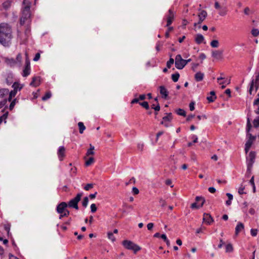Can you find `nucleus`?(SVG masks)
Listing matches in <instances>:
<instances>
[{"instance_id":"48","label":"nucleus","mask_w":259,"mask_h":259,"mask_svg":"<svg viewBox=\"0 0 259 259\" xmlns=\"http://www.w3.org/2000/svg\"><path fill=\"white\" fill-rule=\"evenodd\" d=\"M167 27H168V29L165 34V36L166 38H168L169 36V31L172 30L174 29L173 27L168 26Z\"/></svg>"},{"instance_id":"55","label":"nucleus","mask_w":259,"mask_h":259,"mask_svg":"<svg viewBox=\"0 0 259 259\" xmlns=\"http://www.w3.org/2000/svg\"><path fill=\"white\" fill-rule=\"evenodd\" d=\"M200 207H201L200 205H198L196 202L192 203L191 205V208L192 209H198Z\"/></svg>"},{"instance_id":"17","label":"nucleus","mask_w":259,"mask_h":259,"mask_svg":"<svg viewBox=\"0 0 259 259\" xmlns=\"http://www.w3.org/2000/svg\"><path fill=\"white\" fill-rule=\"evenodd\" d=\"M204 36L200 33L196 34L195 41L197 44H201L204 40Z\"/></svg>"},{"instance_id":"54","label":"nucleus","mask_w":259,"mask_h":259,"mask_svg":"<svg viewBox=\"0 0 259 259\" xmlns=\"http://www.w3.org/2000/svg\"><path fill=\"white\" fill-rule=\"evenodd\" d=\"M253 87H254V82H253V81H251L250 84V88L249 89V93L250 95L252 94V92L253 91Z\"/></svg>"},{"instance_id":"36","label":"nucleus","mask_w":259,"mask_h":259,"mask_svg":"<svg viewBox=\"0 0 259 259\" xmlns=\"http://www.w3.org/2000/svg\"><path fill=\"white\" fill-rule=\"evenodd\" d=\"M219 41L217 40H213L210 42V46L212 48H218L219 47Z\"/></svg>"},{"instance_id":"29","label":"nucleus","mask_w":259,"mask_h":259,"mask_svg":"<svg viewBox=\"0 0 259 259\" xmlns=\"http://www.w3.org/2000/svg\"><path fill=\"white\" fill-rule=\"evenodd\" d=\"M195 200L197 202H199V201H201L200 207H202V206L203 205V204L205 202V199L204 197H203L202 196H197L195 198Z\"/></svg>"},{"instance_id":"1","label":"nucleus","mask_w":259,"mask_h":259,"mask_svg":"<svg viewBox=\"0 0 259 259\" xmlns=\"http://www.w3.org/2000/svg\"><path fill=\"white\" fill-rule=\"evenodd\" d=\"M12 38V29L7 23L0 24V44L8 46Z\"/></svg>"},{"instance_id":"34","label":"nucleus","mask_w":259,"mask_h":259,"mask_svg":"<svg viewBox=\"0 0 259 259\" xmlns=\"http://www.w3.org/2000/svg\"><path fill=\"white\" fill-rule=\"evenodd\" d=\"M171 55L170 56V58L169 59V60L166 63V67L168 68H170L171 67V66L172 64H173L174 63V59L172 58H171Z\"/></svg>"},{"instance_id":"39","label":"nucleus","mask_w":259,"mask_h":259,"mask_svg":"<svg viewBox=\"0 0 259 259\" xmlns=\"http://www.w3.org/2000/svg\"><path fill=\"white\" fill-rule=\"evenodd\" d=\"M59 219H62L64 217H67L70 214L68 210H65L63 213H60Z\"/></svg>"},{"instance_id":"7","label":"nucleus","mask_w":259,"mask_h":259,"mask_svg":"<svg viewBox=\"0 0 259 259\" xmlns=\"http://www.w3.org/2000/svg\"><path fill=\"white\" fill-rule=\"evenodd\" d=\"M175 17V13L173 10L170 9L168 10V14L166 16L167 19V24L166 25V27H168L171 25L172 22V21L174 19Z\"/></svg>"},{"instance_id":"22","label":"nucleus","mask_w":259,"mask_h":259,"mask_svg":"<svg viewBox=\"0 0 259 259\" xmlns=\"http://www.w3.org/2000/svg\"><path fill=\"white\" fill-rule=\"evenodd\" d=\"M9 90L8 89H0V98H4L5 95H8Z\"/></svg>"},{"instance_id":"45","label":"nucleus","mask_w":259,"mask_h":259,"mask_svg":"<svg viewBox=\"0 0 259 259\" xmlns=\"http://www.w3.org/2000/svg\"><path fill=\"white\" fill-rule=\"evenodd\" d=\"M94 184L92 183L87 184L84 187V189L86 191H89L90 189L93 188Z\"/></svg>"},{"instance_id":"52","label":"nucleus","mask_w":259,"mask_h":259,"mask_svg":"<svg viewBox=\"0 0 259 259\" xmlns=\"http://www.w3.org/2000/svg\"><path fill=\"white\" fill-rule=\"evenodd\" d=\"M250 233H251V235L252 236H256L257 235V230L251 229L250 230Z\"/></svg>"},{"instance_id":"13","label":"nucleus","mask_w":259,"mask_h":259,"mask_svg":"<svg viewBox=\"0 0 259 259\" xmlns=\"http://www.w3.org/2000/svg\"><path fill=\"white\" fill-rule=\"evenodd\" d=\"M160 93L162 97L165 99H167L168 95V92L164 86L159 87Z\"/></svg>"},{"instance_id":"14","label":"nucleus","mask_w":259,"mask_h":259,"mask_svg":"<svg viewBox=\"0 0 259 259\" xmlns=\"http://www.w3.org/2000/svg\"><path fill=\"white\" fill-rule=\"evenodd\" d=\"M65 148L64 146H60L58 150V155L60 160H62L63 158L65 156Z\"/></svg>"},{"instance_id":"33","label":"nucleus","mask_w":259,"mask_h":259,"mask_svg":"<svg viewBox=\"0 0 259 259\" xmlns=\"http://www.w3.org/2000/svg\"><path fill=\"white\" fill-rule=\"evenodd\" d=\"M52 94L50 92H48L46 93L44 96L42 97V100L46 101L51 97Z\"/></svg>"},{"instance_id":"5","label":"nucleus","mask_w":259,"mask_h":259,"mask_svg":"<svg viewBox=\"0 0 259 259\" xmlns=\"http://www.w3.org/2000/svg\"><path fill=\"white\" fill-rule=\"evenodd\" d=\"M122 244L125 248L132 250L135 253L141 249V247L139 246L129 240H124L122 242Z\"/></svg>"},{"instance_id":"58","label":"nucleus","mask_w":259,"mask_h":259,"mask_svg":"<svg viewBox=\"0 0 259 259\" xmlns=\"http://www.w3.org/2000/svg\"><path fill=\"white\" fill-rule=\"evenodd\" d=\"M154 224L152 223H149L147 224V229L148 230H151L153 228Z\"/></svg>"},{"instance_id":"32","label":"nucleus","mask_w":259,"mask_h":259,"mask_svg":"<svg viewBox=\"0 0 259 259\" xmlns=\"http://www.w3.org/2000/svg\"><path fill=\"white\" fill-rule=\"evenodd\" d=\"M233 247L231 244H230V243L228 244L226 246V252H231L233 251Z\"/></svg>"},{"instance_id":"23","label":"nucleus","mask_w":259,"mask_h":259,"mask_svg":"<svg viewBox=\"0 0 259 259\" xmlns=\"http://www.w3.org/2000/svg\"><path fill=\"white\" fill-rule=\"evenodd\" d=\"M12 2V0H6L3 3V8L5 10L8 9L10 7Z\"/></svg>"},{"instance_id":"44","label":"nucleus","mask_w":259,"mask_h":259,"mask_svg":"<svg viewBox=\"0 0 259 259\" xmlns=\"http://www.w3.org/2000/svg\"><path fill=\"white\" fill-rule=\"evenodd\" d=\"M17 102V99H14L11 102V104H10V105L9 106V109L10 110H12L14 108V106H15V104H16Z\"/></svg>"},{"instance_id":"57","label":"nucleus","mask_w":259,"mask_h":259,"mask_svg":"<svg viewBox=\"0 0 259 259\" xmlns=\"http://www.w3.org/2000/svg\"><path fill=\"white\" fill-rule=\"evenodd\" d=\"M195 103L194 102H191L189 104V108L190 111H193L195 109Z\"/></svg>"},{"instance_id":"27","label":"nucleus","mask_w":259,"mask_h":259,"mask_svg":"<svg viewBox=\"0 0 259 259\" xmlns=\"http://www.w3.org/2000/svg\"><path fill=\"white\" fill-rule=\"evenodd\" d=\"M95 147L94 146H92L91 144H90V148L87 151V152L86 153L87 156H89L90 155H94V150Z\"/></svg>"},{"instance_id":"12","label":"nucleus","mask_w":259,"mask_h":259,"mask_svg":"<svg viewBox=\"0 0 259 259\" xmlns=\"http://www.w3.org/2000/svg\"><path fill=\"white\" fill-rule=\"evenodd\" d=\"M203 222H205L207 224L210 225L211 223L213 221V219L210 214L204 213L203 218Z\"/></svg>"},{"instance_id":"53","label":"nucleus","mask_w":259,"mask_h":259,"mask_svg":"<svg viewBox=\"0 0 259 259\" xmlns=\"http://www.w3.org/2000/svg\"><path fill=\"white\" fill-rule=\"evenodd\" d=\"M247 206H248V203L246 202H244L243 203L242 210L245 213L246 212Z\"/></svg>"},{"instance_id":"47","label":"nucleus","mask_w":259,"mask_h":259,"mask_svg":"<svg viewBox=\"0 0 259 259\" xmlns=\"http://www.w3.org/2000/svg\"><path fill=\"white\" fill-rule=\"evenodd\" d=\"M91 211L92 213H94L97 211V207L96 205L94 203H93L91 205Z\"/></svg>"},{"instance_id":"59","label":"nucleus","mask_w":259,"mask_h":259,"mask_svg":"<svg viewBox=\"0 0 259 259\" xmlns=\"http://www.w3.org/2000/svg\"><path fill=\"white\" fill-rule=\"evenodd\" d=\"M40 55L39 53H37L35 54V57L33 58V61H37L40 59Z\"/></svg>"},{"instance_id":"41","label":"nucleus","mask_w":259,"mask_h":259,"mask_svg":"<svg viewBox=\"0 0 259 259\" xmlns=\"http://www.w3.org/2000/svg\"><path fill=\"white\" fill-rule=\"evenodd\" d=\"M139 104L147 110L149 109V106L147 102L144 101L143 102H140L139 103Z\"/></svg>"},{"instance_id":"19","label":"nucleus","mask_w":259,"mask_h":259,"mask_svg":"<svg viewBox=\"0 0 259 259\" xmlns=\"http://www.w3.org/2000/svg\"><path fill=\"white\" fill-rule=\"evenodd\" d=\"M204 74L201 72H197L195 75V79L197 81H200L203 80Z\"/></svg>"},{"instance_id":"15","label":"nucleus","mask_w":259,"mask_h":259,"mask_svg":"<svg viewBox=\"0 0 259 259\" xmlns=\"http://www.w3.org/2000/svg\"><path fill=\"white\" fill-rule=\"evenodd\" d=\"M40 82L39 76L33 77L31 82L30 83V85L36 87L39 85Z\"/></svg>"},{"instance_id":"30","label":"nucleus","mask_w":259,"mask_h":259,"mask_svg":"<svg viewBox=\"0 0 259 259\" xmlns=\"http://www.w3.org/2000/svg\"><path fill=\"white\" fill-rule=\"evenodd\" d=\"M176 112L179 115L183 116H186V115L185 111L183 109L179 108L176 110Z\"/></svg>"},{"instance_id":"6","label":"nucleus","mask_w":259,"mask_h":259,"mask_svg":"<svg viewBox=\"0 0 259 259\" xmlns=\"http://www.w3.org/2000/svg\"><path fill=\"white\" fill-rule=\"evenodd\" d=\"M255 158V153L253 151H251L249 153V154L247 158V159L248 161V162H247L248 169H249L252 166V164L254 162Z\"/></svg>"},{"instance_id":"10","label":"nucleus","mask_w":259,"mask_h":259,"mask_svg":"<svg viewBox=\"0 0 259 259\" xmlns=\"http://www.w3.org/2000/svg\"><path fill=\"white\" fill-rule=\"evenodd\" d=\"M223 51L220 50H215L211 52V56L215 59L218 60H221L223 59Z\"/></svg>"},{"instance_id":"24","label":"nucleus","mask_w":259,"mask_h":259,"mask_svg":"<svg viewBox=\"0 0 259 259\" xmlns=\"http://www.w3.org/2000/svg\"><path fill=\"white\" fill-rule=\"evenodd\" d=\"M22 55L19 53L17 55L16 58V61L17 65L19 66H21L22 64Z\"/></svg>"},{"instance_id":"37","label":"nucleus","mask_w":259,"mask_h":259,"mask_svg":"<svg viewBox=\"0 0 259 259\" xmlns=\"http://www.w3.org/2000/svg\"><path fill=\"white\" fill-rule=\"evenodd\" d=\"M251 81H253L254 84L259 85V72L256 75L255 79H253Z\"/></svg>"},{"instance_id":"49","label":"nucleus","mask_w":259,"mask_h":259,"mask_svg":"<svg viewBox=\"0 0 259 259\" xmlns=\"http://www.w3.org/2000/svg\"><path fill=\"white\" fill-rule=\"evenodd\" d=\"M17 92L16 91V90H14L13 91H11L9 93V95L10 96V98H13L15 97L17 94Z\"/></svg>"},{"instance_id":"61","label":"nucleus","mask_w":259,"mask_h":259,"mask_svg":"<svg viewBox=\"0 0 259 259\" xmlns=\"http://www.w3.org/2000/svg\"><path fill=\"white\" fill-rule=\"evenodd\" d=\"M171 184H172V182H171V180L167 179L166 180L165 184L167 185H169V186H170L171 188H172L174 187V185H171Z\"/></svg>"},{"instance_id":"3","label":"nucleus","mask_w":259,"mask_h":259,"mask_svg":"<svg viewBox=\"0 0 259 259\" xmlns=\"http://www.w3.org/2000/svg\"><path fill=\"white\" fill-rule=\"evenodd\" d=\"M191 61V59L184 60L182 58L181 55L178 54L175 58V67L178 69H182L189 62Z\"/></svg>"},{"instance_id":"63","label":"nucleus","mask_w":259,"mask_h":259,"mask_svg":"<svg viewBox=\"0 0 259 259\" xmlns=\"http://www.w3.org/2000/svg\"><path fill=\"white\" fill-rule=\"evenodd\" d=\"M197 118L199 119V120H201V119H207V116L206 115H198L197 116Z\"/></svg>"},{"instance_id":"64","label":"nucleus","mask_w":259,"mask_h":259,"mask_svg":"<svg viewBox=\"0 0 259 259\" xmlns=\"http://www.w3.org/2000/svg\"><path fill=\"white\" fill-rule=\"evenodd\" d=\"M208 191L211 193H214V192H215L216 190L214 187H209L208 188Z\"/></svg>"},{"instance_id":"42","label":"nucleus","mask_w":259,"mask_h":259,"mask_svg":"<svg viewBox=\"0 0 259 259\" xmlns=\"http://www.w3.org/2000/svg\"><path fill=\"white\" fill-rule=\"evenodd\" d=\"M94 161V158L93 157H90L88 160L85 162V165L87 166L91 165Z\"/></svg>"},{"instance_id":"62","label":"nucleus","mask_w":259,"mask_h":259,"mask_svg":"<svg viewBox=\"0 0 259 259\" xmlns=\"http://www.w3.org/2000/svg\"><path fill=\"white\" fill-rule=\"evenodd\" d=\"M132 191L134 194L136 195L139 193V191L138 188L136 187H133L132 189Z\"/></svg>"},{"instance_id":"28","label":"nucleus","mask_w":259,"mask_h":259,"mask_svg":"<svg viewBox=\"0 0 259 259\" xmlns=\"http://www.w3.org/2000/svg\"><path fill=\"white\" fill-rule=\"evenodd\" d=\"M252 144V142L251 140H248L245 144V150L246 152H247L248 150L250 149Z\"/></svg>"},{"instance_id":"21","label":"nucleus","mask_w":259,"mask_h":259,"mask_svg":"<svg viewBox=\"0 0 259 259\" xmlns=\"http://www.w3.org/2000/svg\"><path fill=\"white\" fill-rule=\"evenodd\" d=\"M23 87V84H20L18 82H15L13 85L12 88L14 89V90H16V91H20Z\"/></svg>"},{"instance_id":"20","label":"nucleus","mask_w":259,"mask_h":259,"mask_svg":"<svg viewBox=\"0 0 259 259\" xmlns=\"http://www.w3.org/2000/svg\"><path fill=\"white\" fill-rule=\"evenodd\" d=\"M166 115L164 116L162 118L163 121L161 122V124H164V121H170L172 119V113H166Z\"/></svg>"},{"instance_id":"40","label":"nucleus","mask_w":259,"mask_h":259,"mask_svg":"<svg viewBox=\"0 0 259 259\" xmlns=\"http://www.w3.org/2000/svg\"><path fill=\"white\" fill-rule=\"evenodd\" d=\"M108 235V238L109 239L111 240L112 241H114L115 240V237L113 235V233L111 232H109L107 233Z\"/></svg>"},{"instance_id":"4","label":"nucleus","mask_w":259,"mask_h":259,"mask_svg":"<svg viewBox=\"0 0 259 259\" xmlns=\"http://www.w3.org/2000/svg\"><path fill=\"white\" fill-rule=\"evenodd\" d=\"M83 195L82 192L78 193L76 196L73 199H71L68 203L67 206L69 207L75 208L76 210L78 209V203L80 200L81 198Z\"/></svg>"},{"instance_id":"25","label":"nucleus","mask_w":259,"mask_h":259,"mask_svg":"<svg viewBox=\"0 0 259 259\" xmlns=\"http://www.w3.org/2000/svg\"><path fill=\"white\" fill-rule=\"evenodd\" d=\"M231 83V79L226 78L222 82H219L220 84H222V89H225L226 84H229Z\"/></svg>"},{"instance_id":"31","label":"nucleus","mask_w":259,"mask_h":259,"mask_svg":"<svg viewBox=\"0 0 259 259\" xmlns=\"http://www.w3.org/2000/svg\"><path fill=\"white\" fill-rule=\"evenodd\" d=\"M180 74L178 72H176L171 75V79L174 82H177L179 80Z\"/></svg>"},{"instance_id":"11","label":"nucleus","mask_w":259,"mask_h":259,"mask_svg":"<svg viewBox=\"0 0 259 259\" xmlns=\"http://www.w3.org/2000/svg\"><path fill=\"white\" fill-rule=\"evenodd\" d=\"M207 13L206 11L202 10L200 13L198 15L199 18V21L198 22V24H200L206 18Z\"/></svg>"},{"instance_id":"43","label":"nucleus","mask_w":259,"mask_h":259,"mask_svg":"<svg viewBox=\"0 0 259 259\" xmlns=\"http://www.w3.org/2000/svg\"><path fill=\"white\" fill-rule=\"evenodd\" d=\"M253 124L254 127L259 126V116L255 118L253 121Z\"/></svg>"},{"instance_id":"26","label":"nucleus","mask_w":259,"mask_h":259,"mask_svg":"<svg viewBox=\"0 0 259 259\" xmlns=\"http://www.w3.org/2000/svg\"><path fill=\"white\" fill-rule=\"evenodd\" d=\"M78 126L79 127V131L80 134H82L85 129V126L82 122H79L78 123Z\"/></svg>"},{"instance_id":"50","label":"nucleus","mask_w":259,"mask_h":259,"mask_svg":"<svg viewBox=\"0 0 259 259\" xmlns=\"http://www.w3.org/2000/svg\"><path fill=\"white\" fill-rule=\"evenodd\" d=\"M25 55V65H30V63L29 59L28 58L27 53L26 52Z\"/></svg>"},{"instance_id":"16","label":"nucleus","mask_w":259,"mask_h":259,"mask_svg":"<svg viewBox=\"0 0 259 259\" xmlns=\"http://www.w3.org/2000/svg\"><path fill=\"white\" fill-rule=\"evenodd\" d=\"M30 73V65H25V67L23 70L22 76L26 77Z\"/></svg>"},{"instance_id":"9","label":"nucleus","mask_w":259,"mask_h":259,"mask_svg":"<svg viewBox=\"0 0 259 259\" xmlns=\"http://www.w3.org/2000/svg\"><path fill=\"white\" fill-rule=\"evenodd\" d=\"M67 206V204L65 202H61L57 206V212L58 213H63L65 210H67L66 208Z\"/></svg>"},{"instance_id":"2","label":"nucleus","mask_w":259,"mask_h":259,"mask_svg":"<svg viewBox=\"0 0 259 259\" xmlns=\"http://www.w3.org/2000/svg\"><path fill=\"white\" fill-rule=\"evenodd\" d=\"M25 6L22 11V16L20 20V24L23 25L25 23H29L30 22V5L31 4H23Z\"/></svg>"},{"instance_id":"51","label":"nucleus","mask_w":259,"mask_h":259,"mask_svg":"<svg viewBox=\"0 0 259 259\" xmlns=\"http://www.w3.org/2000/svg\"><path fill=\"white\" fill-rule=\"evenodd\" d=\"M216 98V96L213 97L210 96L207 97V100L209 101V102H213Z\"/></svg>"},{"instance_id":"38","label":"nucleus","mask_w":259,"mask_h":259,"mask_svg":"<svg viewBox=\"0 0 259 259\" xmlns=\"http://www.w3.org/2000/svg\"><path fill=\"white\" fill-rule=\"evenodd\" d=\"M251 34L254 37L257 36L259 35V30L257 28L252 29L251 30Z\"/></svg>"},{"instance_id":"46","label":"nucleus","mask_w":259,"mask_h":259,"mask_svg":"<svg viewBox=\"0 0 259 259\" xmlns=\"http://www.w3.org/2000/svg\"><path fill=\"white\" fill-rule=\"evenodd\" d=\"M6 81L8 85H11L13 83L12 77L9 75L6 79Z\"/></svg>"},{"instance_id":"60","label":"nucleus","mask_w":259,"mask_h":259,"mask_svg":"<svg viewBox=\"0 0 259 259\" xmlns=\"http://www.w3.org/2000/svg\"><path fill=\"white\" fill-rule=\"evenodd\" d=\"M9 63L12 65H17L16 60L13 58H12L9 60Z\"/></svg>"},{"instance_id":"18","label":"nucleus","mask_w":259,"mask_h":259,"mask_svg":"<svg viewBox=\"0 0 259 259\" xmlns=\"http://www.w3.org/2000/svg\"><path fill=\"white\" fill-rule=\"evenodd\" d=\"M243 229H244V225L242 223L239 222L235 228V234L237 235L239 233H240Z\"/></svg>"},{"instance_id":"56","label":"nucleus","mask_w":259,"mask_h":259,"mask_svg":"<svg viewBox=\"0 0 259 259\" xmlns=\"http://www.w3.org/2000/svg\"><path fill=\"white\" fill-rule=\"evenodd\" d=\"M7 103V100L4 99V100L0 101V109L4 107Z\"/></svg>"},{"instance_id":"8","label":"nucleus","mask_w":259,"mask_h":259,"mask_svg":"<svg viewBox=\"0 0 259 259\" xmlns=\"http://www.w3.org/2000/svg\"><path fill=\"white\" fill-rule=\"evenodd\" d=\"M252 127L251 123L250 122L249 117L247 118V125H246V132L247 135L249 136V139L248 140H251L252 142L255 139L256 137L252 136L251 134H249L250 130Z\"/></svg>"},{"instance_id":"35","label":"nucleus","mask_w":259,"mask_h":259,"mask_svg":"<svg viewBox=\"0 0 259 259\" xmlns=\"http://www.w3.org/2000/svg\"><path fill=\"white\" fill-rule=\"evenodd\" d=\"M89 202V198L86 196L83 198V199L82 201V205L84 207H87Z\"/></svg>"}]
</instances>
